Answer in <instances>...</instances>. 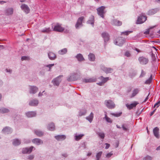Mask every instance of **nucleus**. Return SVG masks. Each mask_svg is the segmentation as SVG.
Wrapping results in <instances>:
<instances>
[{
  "mask_svg": "<svg viewBox=\"0 0 160 160\" xmlns=\"http://www.w3.org/2000/svg\"><path fill=\"white\" fill-rule=\"evenodd\" d=\"M125 55L127 57H129L131 56V54L129 52L127 51L125 53Z\"/></svg>",
  "mask_w": 160,
  "mask_h": 160,
  "instance_id": "obj_49",
  "label": "nucleus"
},
{
  "mask_svg": "<svg viewBox=\"0 0 160 160\" xmlns=\"http://www.w3.org/2000/svg\"><path fill=\"white\" fill-rule=\"evenodd\" d=\"M122 24V22L121 21L117 19L113 20L112 22V24L116 26H120Z\"/></svg>",
  "mask_w": 160,
  "mask_h": 160,
  "instance_id": "obj_11",
  "label": "nucleus"
},
{
  "mask_svg": "<svg viewBox=\"0 0 160 160\" xmlns=\"http://www.w3.org/2000/svg\"><path fill=\"white\" fill-rule=\"evenodd\" d=\"M103 83H104L102 82H101L97 83V84L100 86H102L103 84Z\"/></svg>",
  "mask_w": 160,
  "mask_h": 160,
  "instance_id": "obj_57",
  "label": "nucleus"
},
{
  "mask_svg": "<svg viewBox=\"0 0 160 160\" xmlns=\"http://www.w3.org/2000/svg\"><path fill=\"white\" fill-rule=\"evenodd\" d=\"M99 136L102 139H104L105 137L104 133L102 132H98L97 133Z\"/></svg>",
  "mask_w": 160,
  "mask_h": 160,
  "instance_id": "obj_35",
  "label": "nucleus"
},
{
  "mask_svg": "<svg viewBox=\"0 0 160 160\" xmlns=\"http://www.w3.org/2000/svg\"><path fill=\"white\" fill-rule=\"evenodd\" d=\"M102 37L104 38V41H108L109 39V37L108 34L107 33L104 32L102 34Z\"/></svg>",
  "mask_w": 160,
  "mask_h": 160,
  "instance_id": "obj_13",
  "label": "nucleus"
},
{
  "mask_svg": "<svg viewBox=\"0 0 160 160\" xmlns=\"http://www.w3.org/2000/svg\"><path fill=\"white\" fill-rule=\"evenodd\" d=\"M86 111H84V112H82L81 111L80 112H79V116H82V115H84L86 113Z\"/></svg>",
  "mask_w": 160,
  "mask_h": 160,
  "instance_id": "obj_47",
  "label": "nucleus"
},
{
  "mask_svg": "<svg viewBox=\"0 0 160 160\" xmlns=\"http://www.w3.org/2000/svg\"><path fill=\"white\" fill-rule=\"evenodd\" d=\"M54 65V64H50L47 65L46 66L47 67H48L49 68L50 70L49 71H50V69L51 67L53 66Z\"/></svg>",
  "mask_w": 160,
  "mask_h": 160,
  "instance_id": "obj_52",
  "label": "nucleus"
},
{
  "mask_svg": "<svg viewBox=\"0 0 160 160\" xmlns=\"http://www.w3.org/2000/svg\"><path fill=\"white\" fill-rule=\"evenodd\" d=\"M147 20L146 16H142L138 17V19L137 23V24H141L145 22Z\"/></svg>",
  "mask_w": 160,
  "mask_h": 160,
  "instance_id": "obj_8",
  "label": "nucleus"
},
{
  "mask_svg": "<svg viewBox=\"0 0 160 160\" xmlns=\"http://www.w3.org/2000/svg\"><path fill=\"white\" fill-rule=\"evenodd\" d=\"M26 115L28 118H31L35 116L36 113L34 112H29L26 113Z\"/></svg>",
  "mask_w": 160,
  "mask_h": 160,
  "instance_id": "obj_21",
  "label": "nucleus"
},
{
  "mask_svg": "<svg viewBox=\"0 0 160 160\" xmlns=\"http://www.w3.org/2000/svg\"><path fill=\"white\" fill-rule=\"evenodd\" d=\"M92 154V153L91 152H89L88 153L87 155L88 156H91Z\"/></svg>",
  "mask_w": 160,
  "mask_h": 160,
  "instance_id": "obj_61",
  "label": "nucleus"
},
{
  "mask_svg": "<svg viewBox=\"0 0 160 160\" xmlns=\"http://www.w3.org/2000/svg\"><path fill=\"white\" fill-rule=\"evenodd\" d=\"M38 104V101L37 100H33L29 102V105L31 106H35Z\"/></svg>",
  "mask_w": 160,
  "mask_h": 160,
  "instance_id": "obj_27",
  "label": "nucleus"
},
{
  "mask_svg": "<svg viewBox=\"0 0 160 160\" xmlns=\"http://www.w3.org/2000/svg\"><path fill=\"white\" fill-rule=\"evenodd\" d=\"M88 23H90V24L92 25H93V24H94V17H93V16L92 17V20H89L88 21Z\"/></svg>",
  "mask_w": 160,
  "mask_h": 160,
  "instance_id": "obj_45",
  "label": "nucleus"
},
{
  "mask_svg": "<svg viewBox=\"0 0 160 160\" xmlns=\"http://www.w3.org/2000/svg\"><path fill=\"white\" fill-rule=\"evenodd\" d=\"M146 72L145 71H144L143 70H142L141 73L139 76L140 78H141L144 77L146 75Z\"/></svg>",
  "mask_w": 160,
  "mask_h": 160,
  "instance_id": "obj_38",
  "label": "nucleus"
},
{
  "mask_svg": "<svg viewBox=\"0 0 160 160\" xmlns=\"http://www.w3.org/2000/svg\"><path fill=\"white\" fill-rule=\"evenodd\" d=\"M102 69L106 73H111L113 71V69L110 68H107L104 67H102Z\"/></svg>",
  "mask_w": 160,
  "mask_h": 160,
  "instance_id": "obj_17",
  "label": "nucleus"
},
{
  "mask_svg": "<svg viewBox=\"0 0 160 160\" xmlns=\"http://www.w3.org/2000/svg\"><path fill=\"white\" fill-rule=\"evenodd\" d=\"M138 60L140 63L142 65H146L148 62V58H145L143 57H140L138 58Z\"/></svg>",
  "mask_w": 160,
  "mask_h": 160,
  "instance_id": "obj_6",
  "label": "nucleus"
},
{
  "mask_svg": "<svg viewBox=\"0 0 160 160\" xmlns=\"http://www.w3.org/2000/svg\"><path fill=\"white\" fill-rule=\"evenodd\" d=\"M35 133L38 136H41L43 135V133L40 131L36 130L35 131Z\"/></svg>",
  "mask_w": 160,
  "mask_h": 160,
  "instance_id": "obj_37",
  "label": "nucleus"
},
{
  "mask_svg": "<svg viewBox=\"0 0 160 160\" xmlns=\"http://www.w3.org/2000/svg\"><path fill=\"white\" fill-rule=\"evenodd\" d=\"M34 147L32 146L29 148H26L24 149L22 151V152L23 153H30L32 152V149Z\"/></svg>",
  "mask_w": 160,
  "mask_h": 160,
  "instance_id": "obj_14",
  "label": "nucleus"
},
{
  "mask_svg": "<svg viewBox=\"0 0 160 160\" xmlns=\"http://www.w3.org/2000/svg\"><path fill=\"white\" fill-rule=\"evenodd\" d=\"M131 32V31H126L125 32H122V33L124 35H128L129 33Z\"/></svg>",
  "mask_w": 160,
  "mask_h": 160,
  "instance_id": "obj_48",
  "label": "nucleus"
},
{
  "mask_svg": "<svg viewBox=\"0 0 160 160\" xmlns=\"http://www.w3.org/2000/svg\"><path fill=\"white\" fill-rule=\"evenodd\" d=\"M63 77L62 75H60L57 78L54 79L52 81V82L54 86H58L62 80V78Z\"/></svg>",
  "mask_w": 160,
  "mask_h": 160,
  "instance_id": "obj_3",
  "label": "nucleus"
},
{
  "mask_svg": "<svg viewBox=\"0 0 160 160\" xmlns=\"http://www.w3.org/2000/svg\"><path fill=\"white\" fill-rule=\"evenodd\" d=\"M34 157V155H30L28 156V159L29 160H32L33 159Z\"/></svg>",
  "mask_w": 160,
  "mask_h": 160,
  "instance_id": "obj_51",
  "label": "nucleus"
},
{
  "mask_svg": "<svg viewBox=\"0 0 160 160\" xmlns=\"http://www.w3.org/2000/svg\"><path fill=\"white\" fill-rule=\"evenodd\" d=\"M48 56L50 59L51 60H53L56 58V55L52 52H50L48 54Z\"/></svg>",
  "mask_w": 160,
  "mask_h": 160,
  "instance_id": "obj_22",
  "label": "nucleus"
},
{
  "mask_svg": "<svg viewBox=\"0 0 160 160\" xmlns=\"http://www.w3.org/2000/svg\"><path fill=\"white\" fill-rule=\"evenodd\" d=\"M9 110L7 108H2L0 109V112L2 113H7L9 112Z\"/></svg>",
  "mask_w": 160,
  "mask_h": 160,
  "instance_id": "obj_33",
  "label": "nucleus"
},
{
  "mask_svg": "<svg viewBox=\"0 0 160 160\" xmlns=\"http://www.w3.org/2000/svg\"><path fill=\"white\" fill-rule=\"evenodd\" d=\"M149 93L148 95L146 98L145 99L144 101V102H145L148 99V95H149Z\"/></svg>",
  "mask_w": 160,
  "mask_h": 160,
  "instance_id": "obj_60",
  "label": "nucleus"
},
{
  "mask_svg": "<svg viewBox=\"0 0 160 160\" xmlns=\"http://www.w3.org/2000/svg\"><path fill=\"white\" fill-rule=\"evenodd\" d=\"M88 58L91 61H93L95 59V56L94 54L90 53L88 55Z\"/></svg>",
  "mask_w": 160,
  "mask_h": 160,
  "instance_id": "obj_32",
  "label": "nucleus"
},
{
  "mask_svg": "<svg viewBox=\"0 0 160 160\" xmlns=\"http://www.w3.org/2000/svg\"><path fill=\"white\" fill-rule=\"evenodd\" d=\"M136 50L138 52H140V50H138V49L137 48H136Z\"/></svg>",
  "mask_w": 160,
  "mask_h": 160,
  "instance_id": "obj_64",
  "label": "nucleus"
},
{
  "mask_svg": "<svg viewBox=\"0 0 160 160\" xmlns=\"http://www.w3.org/2000/svg\"><path fill=\"white\" fill-rule=\"evenodd\" d=\"M132 88H129L127 91V92L128 93H129L131 91Z\"/></svg>",
  "mask_w": 160,
  "mask_h": 160,
  "instance_id": "obj_56",
  "label": "nucleus"
},
{
  "mask_svg": "<svg viewBox=\"0 0 160 160\" xmlns=\"http://www.w3.org/2000/svg\"><path fill=\"white\" fill-rule=\"evenodd\" d=\"M105 8V7L102 6L97 9L98 14L102 18L104 17V15L105 13L104 10Z\"/></svg>",
  "mask_w": 160,
  "mask_h": 160,
  "instance_id": "obj_4",
  "label": "nucleus"
},
{
  "mask_svg": "<svg viewBox=\"0 0 160 160\" xmlns=\"http://www.w3.org/2000/svg\"><path fill=\"white\" fill-rule=\"evenodd\" d=\"M2 131L4 133L8 134L11 132L12 130L10 128L6 127L2 130Z\"/></svg>",
  "mask_w": 160,
  "mask_h": 160,
  "instance_id": "obj_19",
  "label": "nucleus"
},
{
  "mask_svg": "<svg viewBox=\"0 0 160 160\" xmlns=\"http://www.w3.org/2000/svg\"><path fill=\"white\" fill-rule=\"evenodd\" d=\"M48 128L50 131H53L55 130V126L53 123H51L48 125Z\"/></svg>",
  "mask_w": 160,
  "mask_h": 160,
  "instance_id": "obj_26",
  "label": "nucleus"
},
{
  "mask_svg": "<svg viewBox=\"0 0 160 160\" xmlns=\"http://www.w3.org/2000/svg\"><path fill=\"white\" fill-rule=\"evenodd\" d=\"M75 78H74L73 76L72 75V76H71V79L72 81H75L77 79L78 77L77 75H75Z\"/></svg>",
  "mask_w": 160,
  "mask_h": 160,
  "instance_id": "obj_43",
  "label": "nucleus"
},
{
  "mask_svg": "<svg viewBox=\"0 0 160 160\" xmlns=\"http://www.w3.org/2000/svg\"><path fill=\"white\" fill-rule=\"evenodd\" d=\"M159 129L157 127L153 129V131L154 135L157 138H159Z\"/></svg>",
  "mask_w": 160,
  "mask_h": 160,
  "instance_id": "obj_12",
  "label": "nucleus"
},
{
  "mask_svg": "<svg viewBox=\"0 0 160 160\" xmlns=\"http://www.w3.org/2000/svg\"><path fill=\"white\" fill-rule=\"evenodd\" d=\"M22 9L26 13H28L30 12V9L28 6L25 4H23L21 6Z\"/></svg>",
  "mask_w": 160,
  "mask_h": 160,
  "instance_id": "obj_9",
  "label": "nucleus"
},
{
  "mask_svg": "<svg viewBox=\"0 0 160 160\" xmlns=\"http://www.w3.org/2000/svg\"><path fill=\"white\" fill-rule=\"evenodd\" d=\"M105 104L107 107L109 109H112L115 107L114 103L110 100H106L105 101Z\"/></svg>",
  "mask_w": 160,
  "mask_h": 160,
  "instance_id": "obj_1",
  "label": "nucleus"
},
{
  "mask_svg": "<svg viewBox=\"0 0 160 160\" xmlns=\"http://www.w3.org/2000/svg\"><path fill=\"white\" fill-rule=\"evenodd\" d=\"M105 144L106 145L105 148L106 149H107L109 148V147L110 146V145H109V144H108V143H106Z\"/></svg>",
  "mask_w": 160,
  "mask_h": 160,
  "instance_id": "obj_55",
  "label": "nucleus"
},
{
  "mask_svg": "<svg viewBox=\"0 0 160 160\" xmlns=\"http://www.w3.org/2000/svg\"><path fill=\"white\" fill-rule=\"evenodd\" d=\"M55 138L58 141H62L66 138V137L64 135H58L55 136Z\"/></svg>",
  "mask_w": 160,
  "mask_h": 160,
  "instance_id": "obj_15",
  "label": "nucleus"
},
{
  "mask_svg": "<svg viewBox=\"0 0 160 160\" xmlns=\"http://www.w3.org/2000/svg\"><path fill=\"white\" fill-rule=\"evenodd\" d=\"M122 128L124 130H127V128L126 127H125L124 125H122Z\"/></svg>",
  "mask_w": 160,
  "mask_h": 160,
  "instance_id": "obj_58",
  "label": "nucleus"
},
{
  "mask_svg": "<svg viewBox=\"0 0 160 160\" xmlns=\"http://www.w3.org/2000/svg\"><path fill=\"white\" fill-rule=\"evenodd\" d=\"M21 143L20 141L18 139H15L13 140L12 142V144L14 146H18L20 145Z\"/></svg>",
  "mask_w": 160,
  "mask_h": 160,
  "instance_id": "obj_28",
  "label": "nucleus"
},
{
  "mask_svg": "<svg viewBox=\"0 0 160 160\" xmlns=\"http://www.w3.org/2000/svg\"><path fill=\"white\" fill-rule=\"evenodd\" d=\"M156 110V109H155L154 110H153L151 114H150V116H151L154 113L155 111Z\"/></svg>",
  "mask_w": 160,
  "mask_h": 160,
  "instance_id": "obj_59",
  "label": "nucleus"
},
{
  "mask_svg": "<svg viewBox=\"0 0 160 160\" xmlns=\"http://www.w3.org/2000/svg\"><path fill=\"white\" fill-rule=\"evenodd\" d=\"M150 28H149L148 29H147L146 31L144 33L148 34H149V30H150Z\"/></svg>",
  "mask_w": 160,
  "mask_h": 160,
  "instance_id": "obj_54",
  "label": "nucleus"
},
{
  "mask_svg": "<svg viewBox=\"0 0 160 160\" xmlns=\"http://www.w3.org/2000/svg\"><path fill=\"white\" fill-rule=\"evenodd\" d=\"M112 153H108L106 157L108 158H109L110 157H111L112 156Z\"/></svg>",
  "mask_w": 160,
  "mask_h": 160,
  "instance_id": "obj_53",
  "label": "nucleus"
},
{
  "mask_svg": "<svg viewBox=\"0 0 160 160\" xmlns=\"http://www.w3.org/2000/svg\"><path fill=\"white\" fill-rule=\"evenodd\" d=\"M64 30V28L62 26L61 24L57 23L54 26L53 31L58 32H62Z\"/></svg>",
  "mask_w": 160,
  "mask_h": 160,
  "instance_id": "obj_2",
  "label": "nucleus"
},
{
  "mask_svg": "<svg viewBox=\"0 0 160 160\" xmlns=\"http://www.w3.org/2000/svg\"><path fill=\"white\" fill-rule=\"evenodd\" d=\"M124 42V40L122 37H120L118 38L116 40L115 44L119 46H122Z\"/></svg>",
  "mask_w": 160,
  "mask_h": 160,
  "instance_id": "obj_7",
  "label": "nucleus"
},
{
  "mask_svg": "<svg viewBox=\"0 0 160 160\" xmlns=\"http://www.w3.org/2000/svg\"><path fill=\"white\" fill-rule=\"evenodd\" d=\"M105 119L108 122H112V121L111 119L108 117L106 115H105Z\"/></svg>",
  "mask_w": 160,
  "mask_h": 160,
  "instance_id": "obj_42",
  "label": "nucleus"
},
{
  "mask_svg": "<svg viewBox=\"0 0 160 160\" xmlns=\"http://www.w3.org/2000/svg\"><path fill=\"white\" fill-rule=\"evenodd\" d=\"M160 105V100L158 101V102L156 103L154 106L153 108H154L156 107L157 108Z\"/></svg>",
  "mask_w": 160,
  "mask_h": 160,
  "instance_id": "obj_44",
  "label": "nucleus"
},
{
  "mask_svg": "<svg viewBox=\"0 0 160 160\" xmlns=\"http://www.w3.org/2000/svg\"><path fill=\"white\" fill-rule=\"evenodd\" d=\"M84 19V17L83 16L78 18L75 25V27L77 29L79 28L82 26V22Z\"/></svg>",
  "mask_w": 160,
  "mask_h": 160,
  "instance_id": "obj_5",
  "label": "nucleus"
},
{
  "mask_svg": "<svg viewBox=\"0 0 160 160\" xmlns=\"http://www.w3.org/2000/svg\"><path fill=\"white\" fill-rule=\"evenodd\" d=\"M156 150H160V146H158Z\"/></svg>",
  "mask_w": 160,
  "mask_h": 160,
  "instance_id": "obj_62",
  "label": "nucleus"
},
{
  "mask_svg": "<svg viewBox=\"0 0 160 160\" xmlns=\"http://www.w3.org/2000/svg\"><path fill=\"white\" fill-rule=\"evenodd\" d=\"M93 117V114L92 112H91L89 116L86 118V119L90 122H91L92 120Z\"/></svg>",
  "mask_w": 160,
  "mask_h": 160,
  "instance_id": "obj_31",
  "label": "nucleus"
},
{
  "mask_svg": "<svg viewBox=\"0 0 160 160\" xmlns=\"http://www.w3.org/2000/svg\"><path fill=\"white\" fill-rule=\"evenodd\" d=\"M84 136V134H76L75 136V139L76 141H78L81 139Z\"/></svg>",
  "mask_w": 160,
  "mask_h": 160,
  "instance_id": "obj_25",
  "label": "nucleus"
},
{
  "mask_svg": "<svg viewBox=\"0 0 160 160\" xmlns=\"http://www.w3.org/2000/svg\"><path fill=\"white\" fill-rule=\"evenodd\" d=\"M148 14L149 15H151L152 14V12H151V11H149L148 12Z\"/></svg>",
  "mask_w": 160,
  "mask_h": 160,
  "instance_id": "obj_63",
  "label": "nucleus"
},
{
  "mask_svg": "<svg viewBox=\"0 0 160 160\" xmlns=\"http://www.w3.org/2000/svg\"><path fill=\"white\" fill-rule=\"evenodd\" d=\"M139 89L138 88H135L132 91V94L130 96V98H132L135 97L139 93Z\"/></svg>",
  "mask_w": 160,
  "mask_h": 160,
  "instance_id": "obj_16",
  "label": "nucleus"
},
{
  "mask_svg": "<svg viewBox=\"0 0 160 160\" xmlns=\"http://www.w3.org/2000/svg\"><path fill=\"white\" fill-rule=\"evenodd\" d=\"M30 89V93L33 94L37 92L38 90V88L35 86H31V87Z\"/></svg>",
  "mask_w": 160,
  "mask_h": 160,
  "instance_id": "obj_24",
  "label": "nucleus"
},
{
  "mask_svg": "<svg viewBox=\"0 0 160 160\" xmlns=\"http://www.w3.org/2000/svg\"><path fill=\"white\" fill-rule=\"evenodd\" d=\"M96 81V78H86L84 80V82H85L87 83V82H95Z\"/></svg>",
  "mask_w": 160,
  "mask_h": 160,
  "instance_id": "obj_20",
  "label": "nucleus"
},
{
  "mask_svg": "<svg viewBox=\"0 0 160 160\" xmlns=\"http://www.w3.org/2000/svg\"><path fill=\"white\" fill-rule=\"evenodd\" d=\"M152 80V75L150 76V78L147 80L145 82V83L146 84H149L150 83Z\"/></svg>",
  "mask_w": 160,
  "mask_h": 160,
  "instance_id": "obj_40",
  "label": "nucleus"
},
{
  "mask_svg": "<svg viewBox=\"0 0 160 160\" xmlns=\"http://www.w3.org/2000/svg\"><path fill=\"white\" fill-rule=\"evenodd\" d=\"M102 153V152H100L98 153L96 156V158L97 159H100Z\"/></svg>",
  "mask_w": 160,
  "mask_h": 160,
  "instance_id": "obj_39",
  "label": "nucleus"
},
{
  "mask_svg": "<svg viewBox=\"0 0 160 160\" xmlns=\"http://www.w3.org/2000/svg\"><path fill=\"white\" fill-rule=\"evenodd\" d=\"M122 114L121 112H120L118 113H116V114H112V115H113L114 116L118 117L120 116Z\"/></svg>",
  "mask_w": 160,
  "mask_h": 160,
  "instance_id": "obj_50",
  "label": "nucleus"
},
{
  "mask_svg": "<svg viewBox=\"0 0 160 160\" xmlns=\"http://www.w3.org/2000/svg\"><path fill=\"white\" fill-rule=\"evenodd\" d=\"M100 79L102 80V82L104 83L106 82L109 80V78L108 77L104 78L102 76H101L100 77Z\"/></svg>",
  "mask_w": 160,
  "mask_h": 160,
  "instance_id": "obj_36",
  "label": "nucleus"
},
{
  "mask_svg": "<svg viewBox=\"0 0 160 160\" xmlns=\"http://www.w3.org/2000/svg\"><path fill=\"white\" fill-rule=\"evenodd\" d=\"M5 14L7 15H9L12 14L13 13V9L12 8H9L5 11Z\"/></svg>",
  "mask_w": 160,
  "mask_h": 160,
  "instance_id": "obj_23",
  "label": "nucleus"
},
{
  "mask_svg": "<svg viewBox=\"0 0 160 160\" xmlns=\"http://www.w3.org/2000/svg\"><path fill=\"white\" fill-rule=\"evenodd\" d=\"M52 31L50 28H45L41 30V32L44 33H48Z\"/></svg>",
  "mask_w": 160,
  "mask_h": 160,
  "instance_id": "obj_29",
  "label": "nucleus"
},
{
  "mask_svg": "<svg viewBox=\"0 0 160 160\" xmlns=\"http://www.w3.org/2000/svg\"><path fill=\"white\" fill-rule=\"evenodd\" d=\"M67 49L66 48H64L59 51L58 53L59 54L62 55L66 53L67 52Z\"/></svg>",
  "mask_w": 160,
  "mask_h": 160,
  "instance_id": "obj_34",
  "label": "nucleus"
},
{
  "mask_svg": "<svg viewBox=\"0 0 160 160\" xmlns=\"http://www.w3.org/2000/svg\"><path fill=\"white\" fill-rule=\"evenodd\" d=\"M32 142L34 144L38 145L42 144L43 143L42 141L40 139L38 138H35L33 139Z\"/></svg>",
  "mask_w": 160,
  "mask_h": 160,
  "instance_id": "obj_18",
  "label": "nucleus"
},
{
  "mask_svg": "<svg viewBox=\"0 0 160 160\" xmlns=\"http://www.w3.org/2000/svg\"><path fill=\"white\" fill-rule=\"evenodd\" d=\"M138 104V103L137 102H134L130 104H126V106L129 109H131L135 107L136 105Z\"/></svg>",
  "mask_w": 160,
  "mask_h": 160,
  "instance_id": "obj_10",
  "label": "nucleus"
},
{
  "mask_svg": "<svg viewBox=\"0 0 160 160\" xmlns=\"http://www.w3.org/2000/svg\"><path fill=\"white\" fill-rule=\"evenodd\" d=\"M152 158L150 156H148L143 158V160H152Z\"/></svg>",
  "mask_w": 160,
  "mask_h": 160,
  "instance_id": "obj_41",
  "label": "nucleus"
},
{
  "mask_svg": "<svg viewBox=\"0 0 160 160\" xmlns=\"http://www.w3.org/2000/svg\"><path fill=\"white\" fill-rule=\"evenodd\" d=\"M76 57L79 61H82L84 60L82 55L81 54H78Z\"/></svg>",
  "mask_w": 160,
  "mask_h": 160,
  "instance_id": "obj_30",
  "label": "nucleus"
},
{
  "mask_svg": "<svg viewBox=\"0 0 160 160\" xmlns=\"http://www.w3.org/2000/svg\"><path fill=\"white\" fill-rule=\"evenodd\" d=\"M21 59L22 61L24 60H28L29 59V58L28 57L23 56L22 57Z\"/></svg>",
  "mask_w": 160,
  "mask_h": 160,
  "instance_id": "obj_46",
  "label": "nucleus"
}]
</instances>
